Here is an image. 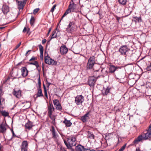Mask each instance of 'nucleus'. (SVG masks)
I'll return each mask as SVG.
<instances>
[{
	"label": "nucleus",
	"mask_w": 151,
	"mask_h": 151,
	"mask_svg": "<svg viewBox=\"0 0 151 151\" xmlns=\"http://www.w3.org/2000/svg\"><path fill=\"white\" fill-rule=\"evenodd\" d=\"M119 51L121 55H125L126 57H129L131 59H132L133 56L135 55V54L133 52L132 50H131L127 45L121 46L119 49Z\"/></svg>",
	"instance_id": "f257e3e1"
},
{
	"label": "nucleus",
	"mask_w": 151,
	"mask_h": 151,
	"mask_svg": "<svg viewBox=\"0 0 151 151\" xmlns=\"http://www.w3.org/2000/svg\"><path fill=\"white\" fill-rule=\"evenodd\" d=\"M67 142L65 140H64V143L68 148L71 149L73 146L76 145V137L75 135H71L67 139Z\"/></svg>",
	"instance_id": "f03ea898"
},
{
	"label": "nucleus",
	"mask_w": 151,
	"mask_h": 151,
	"mask_svg": "<svg viewBox=\"0 0 151 151\" xmlns=\"http://www.w3.org/2000/svg\"><path fill=\"white\" fill-rule=\"evenodd\" d=\"M95 57L94 56H91L88 59L86 65V69L91 70L93 67L95 63Z\"/></svg>",
	"instance_id": "7ed1b4c3"
},
{
	"label": "nucleus",
	"mask_w": 151,
	"mask_h": 151,
	"mask_svg": "<svg viewBox=\"0 0 151 151\" xmlns=\"http://www.w3.org/2000/svg\"><path fill=\"white\" fill-rule=\"evenodd\" d=\"M44 59L45 62L46 64L52 65H56L57 64V62L48 55L45 56Z\"/></svg>",
	"instance_id": "20e7f679"
},
{
	"label": "nucleus",
	"mask_w": 151,
	"mask_h": 151,
	"mask_svg": "<svg viewBox=\"0 0 151 151\" xmlns=\"http://www.w3.org/2000/svg\"><path fill=\"white\" fill-rule=\"evenodd\" d=\"M84 97L82 95H77L75 98V103L78 105L81 104L84 101Z\"/></svg>",
	"instance_id": "39448f33"
},
{
	"label": "nucleus",
	"mask_w": 151,
	"mask_h": 151,
	"mask_svg": "<svg viewBox=\"0 0 151 151\" xmlns=\"http://www.w3.org/2000/svg\"><path fill=\"white\" fill-rule=\"evenodd\" d=\"M121 68V67L116 66L113 65H109V73H114V72L118 69H120Z\"/></svg>",
	"instance_id": "423d86ee"
},
{
	"label": "nucleus",
	"mask_w": 151,
	"mask_h": 151,
	"mask_svg": "<svg viewBox=\"0 0 151 151\" xmlns=\"http://www.w3.org/2000/svg\"><path fill=\"white\" fill-rule=\"evenodd\" d=\"M26 1L27 0H24L21 1L17 0L16 2H17L18 9H23L26 4Z\"/></svg>",
	"instance_id": "0eeeda50"
},
{
	"label": "nucleus",
	"mask_w": 151,
	"mask_h": 151,
	"mask_svg": "<svg viewBox=\"0 0 151 151\" xmlns=\"http://www.w3.org/2000/svg\"><path fill=\"white\" fill-rule=\"evenodd\" d=\"M89 118V112H88L83 116H81L80 119L83 122L85 123L87 122Z\"/></svg>",
	"instance_id": "6e6552de"
},
{
	"label": "nucleus",
	"mask_w": 151,
	"mask_h": 151,
	"mask_svg": "<svg viewBox=\"0 0 151 151\" xmlns=\"http://www.w3.org/2000/svg\"><path fill=\"white\" fill-rule=\"evenodd\" d=\"M111 88L109 86H107L106 88L104 87L103 89L101 91L103 96H105L107 95L110 93V91Z\"/></svg>",
	"instance_id": "1a4fd4ad"
},
{
	"label": "nucleus",
	"mask_w": 151,
	"mask_h": 151,
	"mask_svg": "<svg viewBox=\"0 0 151 151\" xmlns=\"http://www.w3.org/2000/svg\"><path fill=\"white\" fill-rule=\"evenodd\" d=\"M68 51V48L65 45H62L60 48V53L62 55H65L67 53Z\"/></svg>",
	"instance_id": "9d476101"
},
{
	"label": "nucleus",
	"mask_w": 151,
	"mask_h": 151,
	"mask_svg": "<svg viewBox=\"0 0 151 151\" xmlns=\"http://www.w3.org/2000/svg\"><path fill=\"white\" fill-rule=\"evenodd\" d=\"M1 10L3 13L6 15L9 12V7L6 4H3L1 8Z\"/></svg>",
	"instance_id": "9b49d317"
},
{
	"label": "nucleus",
	"mask_w": 151,
	"mask_h": 151,
	"mask_svg": "<svg viewBox=\"0 0 151 151\" xmlns=\"http://www.w3.org/2000/svg\"><path fill=\"white\" fill-rule=\"evenodd\" d=\"M22 91L20 90L14 89L13 90L12 94L17 98H20L21 96Z\"/></svg>",
	"instance_id": "f8f14e48"
},
{
	"label": "nucleus",
	"mask_w": 151,
	"mask_h": 151,
	"mask_svg": "<svg viewBox=\"0 0 151 151\" xmlns=\"http://www.w3.org/2000/svg\"><path fill=\"white\" fill-rule=\"evenodd\" d=\"M96 80L93 76L90 77L89 78L88 83L90 87L93 86L95 84Z\"/></svg>",
	"instance_id": "ddd939ff"
},
{
	"label": "nucleus",
	"mask_w": 151,
	"mask_h": 151,
	"mask_svg": "<svg viewBox=\"0 0 151 151\" xmlns=\"http://www.w3.org/2000/svg\"><path fill=\"white\" fill-rule=\"evenodd\" d=\"M34 126L33 123L29 120L28 122L25 124L24 127L25 129L30 130Z\"/></svg>",
	"instance_id": "4468645a"
},
{
	"label": "nucleus",
	"mask_w": 151,
	"mask_h": 151,
	"mask_svg": "<svg viewBox=\"0 0 151 151\" xmlns=\"http://www.w3.org/2000/svg\"><path fill=\"white\" fill-rule=\"evenodd\" d=\"M21 70L22 72V75L23 77H25L28 75V71L26 67H22Z\"/></svg>",
	"instance_id": "2eb2a0df"
},
{
	"label": "nucleus",
	"mask_w": 151,
	"mask_h": 151,
	"mask_svg": "<svg viewBox=\"0 0 151 151\" xmlns=\"http://www.w3.org/2000/svg\"><path fill=\"white\" fill-rule=\"evenodd\" d=\"M50 131L51 132L52 134V138H56L58 136V135L56 132L54 127L53 126H51V129Z\"/></svg>",
	"instance_id": "dca6fc26"
},
{
	"label": "nucleus",
	"mask_w": 151,
	"mask_h": 151,
	"mask_svg": "<svg viewBox=\"0 0 151 151\" xmlns=\"http://www.w3.org/2000/svg\"><path fill=\"white\" fill-rule=\"evenodd\" d=\"M48 115L52 114L53 112L55 110V108L53 107L52 103H49V105H48Z\"/></svg>",
	"instance_id": "f3484780"
},
{
	"label": "nucleus",
	"mask_w": 151,
	"mask_h": 151,
	"mask_svg": "<svg viewBox=\"0 0 151 151\" xmlns=\"http://www.w3.org/2000/svg\"><path fill=\"white\" fill-rule=\"evenodd\" d=\"M28 147V143L27 141H23L21 145V151H27V148Z\"/></svg>",
	"instance_id": "a211bd4d"
},
{
	"label": "nucleus",
	"mask_w": 151,
	"mask_h": 151,
	"mask_svg": "<svg viewBox=\"0 0 151 151\" xmlns=\"http://www.w3.org/2000/svg\"><path fill=\"white\" fill-rule=\"evenodd\" d=\"M76 149L77 151H86L88 149H86L84 148V146L81 145H78L76 147Z\"/></svg>",
	"instance_id": "6ab92c4d"
},
{
	"label": "nucleus",
	"mask_w": 151,
	"mask_h": 151,
	"mask_svg": "<svg viewBox=\"0 0 151 151\" xmlns=\"http://www.w3.org/2000/svg\"><path fill=\"white\" fill-rule=\"evenodd\" d=\"M74 5H76V4H74L73 0H71L68 7V8L71 10L72 11V12H74V10L75 9V7L74 6Z\"/></svg>",
	"instance_id": "aec40b11"
},
{
	"label": "nucleus",
	"mask_w": 151,
	"mask_h": 151,
	"mask_svg": "<svg viewBox=\"0 0 151 151\" xmlns=\"http://www.w3.org/2000/svg\"><path fill=\"white\" fill-rule=\"evenodd\" d=\"M37 92L36 98L43 97V95L42 93L41 88H37Z\"/></svg>",
	"instance_id": "412c9836"
},
{
	"label": "nucleus",
	"mask_w": 151,
	"mask_h": 151,
	"mask_svg": "<svg viewBox=\"0 0 151 151\" xmlns=\"http://www.w3.org/2000/svg\"><path fill=\"white\" fill-rule=\"evenodd\" d=\"M63 123L65 124L67 127H70L72 125V123L70 120H68L66 119H65L63 122Z\"/></svg>",
	"instance_id": "4be33fe9"
},
{
	"label": "nucleus",
	"mask_w": 151,
	"mask_h": 151,
	"mask_svg": "<svg viewBox=\"0 0 151 151\" xmlns=\"http://www.w3.org/2000/svg\"><path fill=\"white\" fill-rule=\"evenodd\" d=\"M51 114L50 115H48L49 117L52 120V122H51L54 125H56V123L55 122V116Z\"/></svg>",
	"instance_id": "5701e85b"
},
{
	"label": "nucleus",
	"mask_w": 151,
	"mask_h": 151,
	"mask_svg": "<svg viewBox=\"0 0 151 151\" xmlns=\"http://www.w3.org/2000/svg\"><path fill=\"white\" fill-rule=\"evenodd\" d=\"M6 129L4 125L3 124L0 125V132L2 133L5 132Z\"/></svg>",
	"instance_id": "b1692460"
},
{
	"label": "nucleus",
	"mask_w": 151,
	"mask_h": 151,
	"mask_svg": "<svg viewBox=\"0 0 151 151\" xmlns=\"http://www.w3.org/2000/svg\"><path fill=\"white\" fill-rule=\"evenodd\" d=\"M124 17H127L129 15L132 13V11H129L128 8L124 10Z\"/></svg>",
	"instance_id": "393cba45"
},
{
	"label": "nucleus",
	"mask_w": 151,
	"mask_h": 151,
	"mask_svg": "<svg viewBox=\"0 0 151 151\" xmlns=\"http://www.w3.org/2000/svg\"><path fill=\"white\" fill-rule=\"evenodd\" d=\"M75 24V22H70L68 25L67 26V27L66 28V31L67 32H69L70 31V28H71L72 25H74Z\"/></svg>",
	"instance_id": "a878e982"
},
{
	"label": "nucleus",
	"mask_w": 151,
	"mask_h": 151,
	"mask_svg": "<svg viewBox=\"0 0 151 151\" xmlns=\"http://www.w3.org/2000/svg\"><path fill=\"white\" fill-rule=\"evenodd\" d=\"M27 63L29 65H34L36 66L37 68H38L39 67V65L38 62L37 61H35L34 62H28Z\"/></svg>",
	"instance_id": "bb28decb"
},
{
	"label": "nucleus",
	"mask_w": 151,
	"mask_h": 151,
	"mask_svg": "<svg viewBox=\"0 0 151 151\" xmlns=\"http://www.w3.org/2000/svg\"><path fill=\"white\" fill-rule=\"evenodd\" d=\"M1 115L4 116L6 117L9 115V113L5 110L1 111Z\"/></svg>",
	"instance_id": "cd10ccee"
},
{
	"label": "nucleus",
	"mask_w": 151,
	"mask_h": 151,
	"mask_svg": "<svg viewBox=\"0 0 151 151\" xmlns=\"http://www.w3.org/2000/svg\"><path fill=\"white\" fill-rule=\"evenodd\" d=\"M118 2L119 4L124 6L126 4L127 0H118Z\"/></svg>",
	"instance_id": "c85d7f7f"
},
{
	"label": "nucleus",
	"mask_w": 151,
	"mask_h": 151,
	"mask_svg": "<svg viewBox=\"0 0 151 151\" xmlns=\"http://www.w3.org/2000/svg\"><path fill=\"white\" fill-rule=\"evenodd\" d=\"M35 21V19L34 17L33 16H32L29 21L30 23L31 26H32L33 25Z\"/></svg>",
	"instance_id": "c756f323"
},
{
	"label": "nucleus",
	"mask_w": 151,
	"mask_h": 151,
	"mask_svg": "<svg viewBox=\"0 0 151 151\" xmlns=\"http://www.w3.org/2000/svg\"><path fill=\"white\" fill-rule=\"evenodd\" d=\"M99 70H98L95 71L94 72V74L95 75H96V77L97 78L101 76V74L99 73Z\"/></svg>",
	"instance_id": "7c9ffc66"
},
{
	"label": "nucleus",
	"mask_w": 151,
	"mask_h": 151,
	"mask_svg": "<svg viewBox=\"0 0 151 151\" xmlns=\"http://www.w3.org/2000/svg\"><path fill=\"white\" fill-rule=\"evenodd\" d=\"M56 109L59 111H61L62 109V106L60 103L56 105Z\"/></svg>",
	"instance_id": "2f4dec72"
},
{
	"label": "nucleus",
	"mask_w": 151,
	"mask_h": 151,
	"mask_svg": "<svg viewBox=\"0 0 151 151\" xmlns=\"http://www.w3.org/2000/svg\"><path fill=\"white\" fill-rule=\"evenodd\" d=\"M43 86L45 93V95L46 97V98L48 99V97L47 94V88L44 84H43Z\"/></svg>",
	"instance_id": "473e14b6"
},
{
	"label": "nucleus",
	"mask_w": 151,
	"mask_h": 151,
	"mask_svg": "<svg viewBox=\"0 0 151 151\" xmlns=\"http://www.w3.org/2000/svg\"><path fill=\"white\" fill-rule=\"evenodd\" d=\"M133 18L134 19H135L136 20V21H137L139 22H141L142 21L141 17V16H140L139 17H133Z\"/></svg>",
	"instance_id": "72a5a7b5"
},
{
	"label": "nucleus",
	"mask_w": 151,
	"mask_h": 151,
	"mask_svg": "<svg viewBox=\"0 0 151 151\" xmlns=\"http://www.w3.org/2000/svg\"><path fill=\"white\" fill-rule=\"evenodd\" d=\"M38 47L40 49V53H43L44 50L43 47L41 44L39 45Z\"/></svg>",
	"instance_id": "f704fd0d"
},
{
	"label": "nucleus",
	"mask_w": 151,
	"mask_h": 151,
	"mask_svg": "<svg viewBox=\"0 0 151 151\" xmlns=\"http://www.w3.org/2000/svg\"><path fill=\"white\" fill-rule=\"evenodd\" d=\"M38 86L37 87V88H41V83L40 77L39 76L38 78Z\"/></svg>",
	"instance_id": "c9c22d12"
},
{
	"label": "nucleus",
	"mask_w": 151,
	"mask_h": 151,
	"mask_svg": "<svg viewBox=\"0 0 151 151\" xmlns=\"http://www.w3.org/2000/svg\"><path fill=\"white\" fill-rule=\"evenodd\" d=\"M56 32L55 30H54L52 32V36L51 37L50 39V40H51L53 38H55L57 37V35H55V34Z\"/></svg>",
	"instance_id": "e433bc0d"
},
{
	"label": "nucleus",
	"mask_w": 151,
	"mask_h": 151,
	"mask_svg": "<svg viewBox=\"0 0 151 151\" xmlns=\"http://www.w3.org/2000/svg\"><path fill=\"white\" fill-rule=\"evenodd\" d=\"M53 102L54 105L56 106V105H58V104H59V103H60L59 101L57 99L54 100H53Z\"/></svg>",
	"instance_id": "4c0bfd02"
},
{
	"label": "nucleus",
	"mask_w": 151,
	"mask_h": 151,
	"mask_svg": "<svg viewBox=\"0 0 151 151\" xmlns=\"http://www.w3.org/2000/svg\"><path fill=\"white\" fill-rule=\"evenodd\" d=\"M146 69L148 71L151 70V62L147 65Z\"/></svg>",
	"instance_id": "58836bf2"
},
{
	"label": "nucleus",
	"mask_w": 151,
	"mask_h": 151,
	"mask_svg": "<svg viewBox=\"0 0 151 151\" xmlns=\"http://www.w3.org/2000/svg\"><path fill=\"white\" fill-rule=\"evenodd\" d=\"M72 12V11L68 8V9L64 13V16H66L68 14L71 13Z\"/></svg>",
	"instance_id": "ea45409f"
},
{
	"label": "nucleus",
	"mask_w": 151,
	"mask_h": 151,
	"mask_svg": "<svg viewBox=\"0 0 151 151\" xmlns=\"http://www.w3.org/2000/svg\"><path fill=\"white\" fill-rule=\"evenodd\" d=\"M127 144H125L118 151H123L125 149Z\"/></svg>",
	"instance_id": "a19ab883"
},
{
	"label": "nucleus",
	"mask_w": 151,
	"mask_h": 151,
	"mask_svg": "<svg viewBox=\"0 0 151 151\" xmlns=\"http://www.w3.org/2000/svg\"><path fill=\"white\" fill-rule=\"evenodd\" d=\"M57 6V5L56 4H55L51 8L50 12H53L54 11L55 8Z\"/></svg>",
	"instance_id": "79ce46f5"
},
{
	"label": "nucleus",
	"mask_w": 151,
	"mask_h": 151,
	"mask_svg": "<svg viewBox=\"0 0 151 151\" xmlns=\"http://www.w3.org/2000/svg\"><path fill=\"white\" fill-rule=\"evenodd\" d=\"M89 137L90 138H92L93 139H94L95 136L93 134H90L89 136Z\"/></svg>",
	"instance_id": "37998d69"
},
{
	"label": "nucleus",
	"mask_w": 151,
	"mask_h": 151,
	"mask_svg": "<svg viewBox=\"0 0 151 151\" xmlns=\"http://www.w3.org/2000/svg\"><path fill=\"white\" fill-rule=\"evenodd\" d=\"M39 9H40L39 8L35 9L33 11V13L35 14L37 13L39 11Z\"/></svg>",
	"instance_id": "c03bdc74"
},
{
	"label": "nucleus",
	"mask_w": 151,
	"mask_h": 151,
	"mask_svg": "<svg viewBox=\"0 0 151 151\" xmlns=\"http://www.w3.org/2000/svg\"><path fill=\"white\" fill-rule=\"evenodd\" d=\"M11 131L12 132V137H17L15 134L13 129H11Z\"/></svg>",
	"instance_id": "a18cd8bd"
},
{
	"label": "nucleus",
	"mask_w": 151,
	"mask_h": 151,
	"mask_svg": "<svg viewBox=\"0 0 151 151\" xmlns=\"http://www.w3.org/2000/svg\"><path fill=\"white\" fill-rule=\"evenodd\" d=\"M36 57L34 56H32V58L29 60V61L30 62L33 60H36Z\"/></svg>",
	"instance_id": "49530a36"
},
{
	"label": "nucleus",
	"mask_w": 151,
	"mask_h": 151,
	"mask_svg": "<svg viewBox=\"0 0 151 151\" xmlns=\"http://www.w3.org/2000/svg\"><path fill=\"white\" fill-rule=\"evenodd\" d=\"M40 58L41 60H43V53H40Z\"/></svg>",
	"instance_id": "de8ad7c7"
},
{
	"label": "nucleus",
	"mask_w": 151,
	"mask_h": 151,
	"mask_svg": "<svg viewBox=\"0 0 151 151\" xmlns=\"http://www.w3.org/2000/svg\"><path fill=\"white\" fill-rule=\"evenodd\" d=\"M47 41V40L46 39H44L42 40V43L43 44H44Z\"/></svg>",
	"instance_id": "09e8293b"
},
{
	"label": "nucleus",
	"mask_w": 151,
	"mask_h": 151,
	"mask_svg": "<svg viewBox=\"0 0 151 151\" xmlns=\"http://www.w3.org/2000/svg\"><path fill=\"white\" fill-rule=\"evenodd\" d=\"M51 28H49V30L48 31V33L47 34V36H48L49 35V34L50 32V31H51Z\"/></svg>",
	"instance_id": "8fccbe9b"
},
{
	"label": "nucleus",
	"mask_w": 151,
	"mask_h": 151,
	"mask_svg": "<svg viewBox=\"0 0 151 151\" xmlns=\"http://www.w3.org/2000/svg\"><path fill=\"white\" fill-rule=\"evenodd\" d=\"M27 31L26 28V27H25L23 30V32L24 33H25Z\"/></svg>",
	"instance_id": "3c124183"
},
{
	"label": "nucleus",
	"mask_w": 151,
	"mask_h": 151,
	"mask_svg": "<svg viewBox=\"0 0 151 151\" xmlns=\"http://www.w3.org/2000/svg\"><path fill=\"white\" fill-rule=\"evenodd\" d=\"M116 19L117 20L118 22L119 21V20L120 19V17H118L117 16H116Z\"/></svg>",
	"instance_id": "603ef678"
},
{
	"label": "nucleus",
	"mask_w": 151,
	"mask_h": 151,
	"mask_svg": "<svg viewBox=\"0 0 151 151\" xmlns=\"http://www.w3.org/2000/svg\"><path fill=\"white\" fill-rule=\"evenodd\" d=\"M31 51V50H28V51L26 52V53L25 54V56H27V54L28 53V52H30Z\"/></svg>",
	"instance_id": "864d4df0"
},
{
	"label": "nucleus",
	"mask_w": 151,
	"mask_h": 151,
	"mask_svg": "<svg viewBox=\"0 0 151 151\" xmlns=\"http://www.w3.org/2000/svg\"><path fill=\"white\" fill-rule=\"evenodd\" d=\"M65 16H64V14L62 16V17H61V19L60 20V21H59V23L63 19V17H65Z\"/></svg>",
	"instance_id": "5fc2aeb1"
},
{
	"label": "nucleus",
	"mask_w": 151,
	"mask_h": 151,
	"mask_svg": "<svg viewBox=\"0 0 151 151\" xmlns=\"http://www.w3.org/2000/svg\"><path fill=\"white\" fill-rule=\"evenodd\" d=\"M19 47L17 45L15 47V48L14 49V50H15L16 49H17Z\"/></svg>",
	"instance_id": "6e6d98bb"
},
{
	"label": "nucleus",
	"mask_w": 151,
	"mask_h": 151,
	"mask_svg": "<svg viewBox=\"0 0 151 151\" xmlns=\"http://www.w3.org/2000/svg\"><path fill=\"white\" fill-rule=\"evenodd\" d=\"M97 14H99V15L100 16V19H101V16L102 15L100 14V13H99V12L98 13H96Z\"/></svg>",
	"instance_id": "4d7b16f0"
},
{
	"label": "nucleus",
	"mask_w": 151,
	"mask_h": 151,
	"mask_svg": "<svg viewBox=\"0 0 151 151\" xmlns=\"http://www.w3.org/2000/svg\"><path fill=\"white\" fill-rule=\"evenodd\" d=\"M88 149V150H89L90 151H95V150L93 149H92L91 148H89Z\"/></svg>",
	"instance_id": "13d9d810"
},
{
	"label": "nucleus",
	"mask_w": 151,
	"mask_h": 151,
	"mask_svg": "<svg viewBox=\"0 0 151 151\" xmlns=\"http://www.w3.org/2000/svg\"><path fill=\"white\" fill-rule=\"evenodd\" d=\"M22 62H21L19 63H18L17 65V66H19V65H21L22 64Z\"/></svg>",
	"instance_id": "bf43d9fd"
},
{
	"label": "nucleus",
	"mask_w": 151,
	"mask_h": 151,
	"mask_svg": "<svg viewBox=\"0 0 151 151\" xmlns=\"http://www.w3.org/2000/svg\"><path fill=\"white\" fill-rule=\"evenodd\" d=\"M9 79V78H8L7 79H6V80H5L4 81H3V83H6Z\"/></svg>",
	"instance_id": "052dcab7"
},
{
	"label": "nucleus",
	"mask_w": 151,
	"mask_h": 151,
	"mask_svg": "<svg viewBox=\"0 0 151 151\" xmlns=\"http://www.w3.org/2000/svg\"><path fill=\"white\" fill-rule=\"evenodd\" d=\"M21 45V42H20L17 45H18L19 47V46Z\"/></svg>",
	"instance_id": "680f3d73"
},
{
	"label": "nucleus",
	"mask_w": 151,
	"mask_h": 151,
	"mask_svg": "<svg viewBox=\"0 0 151 151\" xmlns=\"http://www.w3.org/2000/svg\"><path fill=\"white\" fill-rule=\"evenodd\" d=\"M51 83H48V86H49L51 85Z\"/></svg>",
	"instance_id": "e2e57ef3"
},
{
	"label": "nucleus",
	"mask_w": 151,
	"mask_h": 151,
	"mask_svg": "<svg viewBox=\"0 0 151 151\" xmlns=\"http://www.w3.org/2000/svg\"><path fill=\"white\" fill-rule=\"evenodd\" d=\"M136 151H141L139 148L138 149H136Z\"/></svg>",
	"instance_id": "0e129e2a"
},
{
	"label": "nucleus",
	"mask_w": 151,
	"mask_h": 151,
	"mask_svg": "<svg viewBox=\"0 0 151 151\" xmlns=\"http://www.w3.org/2000/svg\"><path fill=\"white\" fill-rule=\"evenodd\" d=\"M1 144H0V151H1Z\"/></svg>",
	"instance_id": "69168bd1"
},
{
	"label": "nucleus",
	"mask_w": 151,
	"mask_h": 151,
	"mask_svg": "<svg viewBox=\"0 0 151 151\" xmlns=\"http://www.w3.org/2000/svg\"><path fill=\"white\" fill-rule=\"evenodd\" d=\"M1 44H0V49H1Z\"/></svg>",
	"instance_id": "338daca9"
},
{
	"label": "nucleus",
	"mask_w": 151,
	"mask_h": 151,
	"mask_svg": "<svg viewBox=\"0 0 151 151\" xmlns=\"http://www.w3.org/2000/svg\"><path fill=\"white\" fill-rule=\"evenodd\" d=\"M103 69H104V68L102 69L101 70V72H102V71L103 70Z\"/></svg>",
	"instance_id": "774afa93"
}]
</instances>
